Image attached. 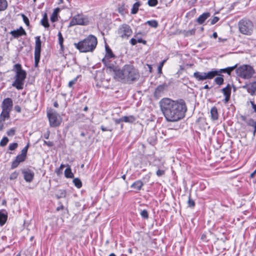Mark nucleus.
Here are the masks:
<instances>
[{"label":"nucleus","instance_id":"nucleus-2","mask_svg":"<svg viewBox=\"0 0 256 256\" xmlns=\"http://www.w3.org/2000/svg\"><path fill=\"white\" fill-rule=\"evenodd\" d=\"M114 78L122 82L130 84L139 78L140 74L134 66L126 64L122 69L118 68Z\"/></svg>","mask_w":256,"mask_h":256},{"label":"nucleus","instance_id":"nucleus-44","mask_svg":"<svg viewBox=\"0 0 256 256\" xmlns=\"http://www.w3.org/2000/svg\"><path fill=\"white\" fill-rule=\"evenodd\" d=\"M78 76L69 82L68 86L70 88L72 87V86L76 83V82L78 80Z\"/></svg>","mask_w":256,"mask_h":256},{"label":"nucleus","instance_id":"nucleus-28","mask_svg":"<svg viewBox=\"0 0 256 256\" xmlns=\"http://www.w3.org/2000/svg\"><path fill=\"white\" fill-rule=\"evenodd\" d=\"M246 124L248 126H252L254 128V130L253 132L254 136H255V134L256 132V120H254L252 118H250L246 122Z\"/></svg>","mask_w":256,"mask_h":256},{"label":"nucleus","instance_id":"nucleus-40","mask_svg":"<svg viewBox=\"0 0 256 256\" xmlns=\"http://www.w3.org/2000/svg\"><path fill=\"white\" fill-rule=\"evenodd\" d=\"M140 216L144 218H148V211L146 210H144L140 212Z\"/></svg>","mask_w":256,"mask_h":256},{"label":"nucleus","instance_id":"nucleus-56","mask_svg":"<svg viewBox=\"0 0 256 256\" xmlns=\"http://www.w3.org/2000/svg\"><path fill=\"white\" fill-rule=\"evenodd\" d=\"M123 120V118H122V117L120 118L116 119L114 120V122H115L116 124H118L120 123L121 122H124V120Z\"/></svg>","mask_w":256,"mask_h":256},{"label":"nucleus","instance_id":"nucleus-52","mask_svg":"<svg viewBox=\"0 0 256 256\" xmlns=\"http://www.w3.org/2000/svg\"><path fill=\"white\" fill-rule=\"evenodd\" d=\"M65 166L64 164H62L60 168L56 170V172L58 174H60L62 172V169L64 168Z\"/></svg>","mask_w":256,"mask_h":256},{"label":"nucleus","instance_id":"nucleus-50","mask_svg":"<svg viewBox=\"0 0 256 256\" xmlns=\"http://www.w3.org/2000/svg\"><path fill=\"white\" fill-rule=\"evenodd\" d=\"M15 134V130L12 128L7 132V134L8 136H13Z\"/></svg>","mask_w":256,"mask_h":256},{"label":"nucleus","instance_id":"nucleus-18","mask_svg":"<svg viewBox=\"0 0 256 256\" xmlns=\"http://www.w3.org/2000/svg\"><path fill=\"white\" fill-rule=\"evenodd\" d=\"M166 88V86L164 84L158 86L155 90L154 96L156 98H159L161 97L164 92Z\"/></svg>","mask_w":256,"mask_h":256},{"label":"nucleus","instance_id":"nucleus-33","mask_svg":"<svg viewBox=\"0 0 256 256\" xmlns=\"http://www.w3.org/2000/svg\"><path fill=\"white\" fill-rule=\"evenodd\" d=\"M146 24L154 28H156L158 26V22L156 20H148Z\"/></svg>","mask_w":256,"mask_h":256},{"label":"nucleus","instance_id":"nucleus-46","mask_svg":"<svg viewBox=\"0 0 256 256\" xmlns=\"http://www.w3.org/2000/svg\"><path fill=\"white\" fill-rule=\"evenodd\" d=\"M20 164V162L17 161L16 160H14L12 164V166H11V168H16L18 164Z\"/></svg>","mask_w":256,"mask_h":256},{"label":"nucleus","instance_id":"nucleus-62","mask_svg":"<svg viewBox=\"0 0 256 256\" xmlns=\"http://www.w3.org/2000/svg\"><path fill=\"white\" fill-rule=\"evenodd\" d=\"M4 126V123L2 120L0 119V130H2Z\"/></svg>","mask_w":256,"mask_h":256},{"label":"nucleus","instance_id":"nucleus-60","mask_svg":"<svg viewBox=\"0 0 256 256\" xmlns=\"http://www.w3.org/2000/svg\"><path fill=\"white\" fill-rule=\"evenodd\" d=\"M14 108H15V110L18 112H20V111H21V108H20V106H16Z\"/></svg>","mask_w":256,"mask_h":256},{"label":"nucleus","instance_id":"nucleus-17","mask_svg":"<svg viewBox=\"0 0 256 256\" xmlns=\"http://www.w3.org/2000/svg\"><path fill=\"white\" fill-rule=\"evenodd\" d=\"M10 34L14 38H18L22 36L26 35V31L22 26L16 30H12Z\"/></svg>","mask_w":256,"mask_h":256},{"label":"nucleus","instance_id":"nucleus-25","mask_svg":"<svg viewBox=\"0 0 256 256\" xmlns=\"http://www.w3.org/2000/svg\"><path fill=\"white\" fill-rule=\"evenodd\" d=\"M143 185L144 184L141 180H137L132 185L131 187L138 190L141 189Z\"/></svg>","mask_w":256,"mask_h":256},{"label":"nucleus","instance_id":"nucleus-21","mask_svg":"<svg viewBox=\"0 0 256 256\" xmlns=\"http://www.w3.org/2000/svg\"><path fill=\"white\" fill-rule=\"evenodd\" d=\"M236 66H237V65L236 64L235 66H232L228 67L225 68L220 69L219 70H217V72H218V75H220V73H221V72H226L230 75V74L231 72L236 68Z\"/></svg>","mask_w":256,"mask_h":256},{"label":"nucleus","instance_id":"nucleus-41","mask_svg":"<svg viewBox=\"0 0 256 256\" xmlns=\"http://www.w3.org/2000/svg\"><path fill=\"white\" fill-rule=\"evenodd\" d=\"M158 0H148V4L150 6H154L158 4Z\"/></svg>","mask_w":256,"mask_h":256},{"label":"nucleus","instance_id":"nucleus-32","mask_svg":"<svg viewBox=\"0 0 256 256\" xmlns=\"http://www.w3.org/2000/svg\"><path fill=\"white\" fill-rule=\"evenodd\" d=\"M220 76L216 77L214 79V82L218 85L220 86L224 83L223 76L220 74Z\"/></svg>","mask_w":256,"mask_h":256},{"label":"nucleus","instance_id":"nucleus-55","mask_svg":"<svg viewBox=\"0 0 256 256\" xmlns=\"http://www.w3.org/2000/svg\"><path fill=\"white\" fill-rule=\"evenodd\" d=\"M130 44L134 46V45H136L137 43V41H136V40L134 38H132L130 40Z\"/></svg>","mask_w":256,"mask_h":256},{"label":"nucleus","instance_id":"nucleus-7","mask_svg":"<svg viewBox=\"0 0 256 256\" xmlns=\"http://www.w3.org/2000/svg\"><path fill=\"white\" fill-rule=\"evenodd\" d=\"M90 23V19L88 16L82 14H78L73 16L70 22L68 27H72L76 25L86 26Z\"/></svg>","mask_w":256,"mask_h":256},{"label":"nucleus","instance_id":"nucleus-11","mask_svg":"<svg viewBox=\"0 0 256 256\" xmlns=\"http://www.w3.org/2000/svg\"><path fill=\"white\" fill-rule=\"evenodd\" d=\"M132 30L130 27L126 24L121 25L118 30V33L120 36L122 38H128L132 34Z\"/></svg>","mask_w":256,"mask_h":256},{"label":"nucleus","instance_id":"nucleus-53","mask_svg":"<svg viewBox=\"0 0 256 256\" xmlns=\"http://www.w3.org/2000/svg\"><path fill=\"white\" fill-rule=\"evenodd\" d=\"M137 42L138 43H142L144 44H146V42L145 40H143L142 38H138L136 40Z\"/></svg>","mask_w":256,"mask_h":256},{"label":"nucleus","instance_id":"nucleus-6","mask_svg":"<svg viewBox=\"0 0 256 256\" xmlns=\"http://www.w3.org/2000/svg\"><path fill=\"white\" fill-rule=\"evenodd\" d=\"M254 73V69L250 65L244 64L236 69L237 76L244 79L250 78Z\"/></svg>","mask_w":256,"mask_h":256},{"label":"nucleus","instance_id":"nucleus-54","mask_svg":"<svg viewBox=\"0 0 256 256\" xmlns=\"http://www.w3.org/2000/svg\"><path fill=\"white\" fill-rule=\"evenodd\" d=\"M44 144H45L48 146H52L54 145L53 142H50V141H48V142L44 141Z\"/></svg>","mask_w":256,"mask_h":256},{"label":"nucleus","instance_id":"nucleus-59","mask_svg":"<svg viewBox=\"0 0 256 256\" xmlns=\"http://www.w3.org/2000/svg\"><path fill=\"white\" fill-rule=\"evenodd\" d=\"M101 130L103 131V132H104V131H107V130H110V131H111L110 130H109L108 128H106L104 127V126H102L101 127Z\"/></svg>","mask_w":256,"mask_h":256},{"label":"nucleus","instance_id":"nucleus-14","mask_svg":"<svg viewBox=\"0 0 256 256\" xmlns=\"http://www.w3.org/2000/svg\"><path fill=\"white\" fill-rule=\"evenodd\" d=\"M22 173L24 174V179L26 182H32L34 177V172L32 170H22Z\"/></svg>","mask_w":256,"mask_h":256},{"label":"nucleus","instance_id":"nucleus-24","mask_svg":"<svg viewBox=\"0 0 256 256\" xmlns=\"http://www.w3.org/2000/svg\"><path fill=\"white\" fill-rule=\"evenodd\" d=\"M10 111L3 110H2L0 114V118L2 119V122H4L6 119H8L10 118Z\"/></svg>","mask_w":256,"mask_h":256},{"label":"nucleus","instance_id":"nucleus-27","mask_svg":"<svg viewBox=\"0 0 256 256\" xmlns=\"http://www.w3.org/2000/svg\"><path fill=\"white\" fill-rule=\"evenodd\" d=\"M124 122L128 123H132L136 120V118L133 116H122Z\"/></svg>","mask_w":256,"mask_h":256},{"label":"nucleus","instance_id":"nucleus-4","mask_svg":"<svg viewBox=\"0 0 256 256\" xmlns=\"http://www.w3.org/2000/svg\"><path fill=\"white\" fill-rule=\"evenodd\" d=\"M14 70L16 72L14 80L12 86L18 90H22L24 88V80L26 78V72L22 70L20 64H17L14 66Z\"/></svg>","mask_w":256,"mask_h":256},{"label":"nucleus","instance_id":"nucleus-58","mask_svg":"<svg viewBox=\"0 0 256 256\" xmlns=\"http://www.w3.org/2000/svg\"><path fill=\"white\" fill-rule=\"evenodd\" d=\"M50 136V132H47L44 134V137L46 139H48Z\"/></svg>","mask_w":256,"mask_h":256},{"label":"nucleus","instance_id":"nucleus-5","mask_svg":"<svg viewBox=\"0 0 256 256\" xmlns=\"http://www.w3.org/2000/svg\"><path fill=\"white\" fill-rule=\"evenodd\" d=\"M238 29L240 33L243 34L250 36L254 30V24L248 19L243 18L238 23Z\"/></svg>","mask_w":256,"mask_h":256},{"label":"nucleus","instance_id":"nucleus-49","mask_svg":"<svg viewBox=\"0 0 256 256\" xmlns=\"http://www.w3.org/2000/svg\"><path fill=\"white\" fill-rule=\"evenodd\" d=\"M188 204L189 206L193 207L194 206L195 203L194 202L189 196V198L188 200Z\"/></svg>","mask_w":256,"mask_h":256},{"label":"nucleus","instance_id":"nucleus-64","mask_svg":"<svg viewBox=\"0 0 256 256\" xmlns=\"http://www.w3.org/2000/svg\"><path fill=\"white\" fill-rule=\"evenodd\" d=\"M256 174V169L253 172H252L250 174V178H253L254 176Z\"/></svg>","mask_w":256,"mask_h":256},{"label":"nucleus","instance_id":"nucleus-10","mask_svg":"<svg viewBox=\"0 0 256 256\" xmlns=\"http://www.w3.org/2000/svg\"><path fill=\"white\" fill-rule=\"evenodd\" d=\"M35 39L34 66L37 67L40 60L42 42L40 36H36Z\"/></svg>","mask_w":256,"mask_h":256},{"label":"nucleus","instance_id":"nucleus-48","mask_svg":"<svg viewBox=\"0 0 256 256\" xmlns=\"http://www.w3.org/2000/svg\"><path fill=\"white\" fill-rule=\"evenodd\" d=\"M195 33V30L192 29L189 30H188L186 32V36H189L190 35H193Z\"/></svg>","mask_w":256,"mask_h":256},{"label":"nucleus","instance_id":"nucleus-51","mask_svg":"<svg viewBox=\"0 0 256 256\" xmlns=\"http://www.w3.org/2000/svg\"><path fill=\"white\" fill-rule=\"evenodd\" d=\"M28 144L26 146H25L22 150L21 154H23L24 156H26V153L28 152Z\"/></svg>","mask_w":256,"mask_h":256},{"label":"nucleus","instance_id":"nucleus-36","mask_svg":"<svg viewBox=\"0 0 256 256\" xmlns=\"http://www.w3.org/2000/svg\"><path fill=\"white\" fill-rule=\"evenodd\" d=\"M26 156L23 154H18L16 156V160H17L20 163L24 162L26 159Z\"/></svg>","mask_w":256,"mask_h":256},{"label":"nucleus","instance_id":"nucleus-3","mask_svg":"<svg viewBox=\"0 0 256 256\" xmlns=\"http://www.w3.org/2000/svg\"><path fill=\"white\" fill-rule=\"evenodd\" d=\"M97 44L96 38L90 34L78 43H74V46L80 52H92L96 48Z\"/></svg>","mask_w":256,"mask_h":256},{"label":"nucleus","instance_id":"nucleus-57","mask_svg":"<svg viewBox=\"0 0 256 256\" xmlns=\"http://www.w3.org/2000/svg\"><path fill=\"white\" fill-rule=\"evenodd\" d=\"M250 104L254 111L256 112V104L254 103V102L252 101L250 102Z\"/></svg>","mask_w":256,"mask_h":256},{"label":"nucleus","instance_id":"nucleus-31","mask_svg":"<svg viewBox=\"0 0 256 256\" xmlns=\"http://www.w3.org/2000/svg\"><path fill=\"white\" fill-rule=\"evenodd\" d=\"M8 7V2L6 0H0V11L5 10Z\"/></svg>","mask_w":256,"mask_h":256},{"label":"nucleus","instance_id":"nucleus-42","mask_svg":"<svg viewBox=\"0 0 256 256\" xmlns=\"http://www.w3.org/2000/svg\"><path fill=\"white\" fill-rule=\"evenodd\" d=\"M18 176V172H14L10 174V178L11 180H15L17 178Z\"/></svg>","mask_w":256,"mask_h":256},{"label":"nucleus","instance_id":"nucleus-61","mask_svg":"<svg viewBox=\"0 0 256 256\" xmlns=\"http://www.w3.org/2000/svg\"><path fill=\"white\" fill-rule=\"evenodd\" d=\"M201 239L203 240H204V241H206L207 240H206V236L205 234H202V236H201Z\"/></svg>","mask_w":256,"mask_h":256},{"label":"nucleus","instance_id":"nucleus-39","mask_svg":"<svg viewBox=\"0 0 256 256\" xmlns=\"http://www.w3.org/2000/svg\"><path fill=\"white\" fill-rule=\"evenodd\" d=\"M18 144L16 142L10 144L8 146V149L10 150H14L17 148Z\"/></svg>","mask_w":256,"mask_h":256},{"label":"nucleus","instance_id":"nucleus-8","mask_svg":"<svg viewBox=\"0 0 256 256\" xmlns=\"http://www.w3.org/2000/svg\"><path fill=\"white\" fill-rule=\"evenodd\" d=\"M217 75H218L217 70H212L207 72H196L194 73V77L198 81L211 80Z\"/></svg>","mask_w":256,"mask_h":256},{"label":"nucleus","instance_id":"nucleus-34","mask_svg":"<svg viewBox=\"0 0 256 256\" xmlns=\"http://www.w3.org/2000/svg\"><path fill=\"white\" fill-rule=\"evenodd\" d=\"M73 182L74 184V186L80 188L82 187V182L80 181V180L78 178H74V180H73Z\"/></svg>","mask_w":256,"mask_h":256},{"label":"nucleus","instance_id":"nucleus-63","mask_svg":"<svg viewBox=\"0 0 256 256\" xmlns=\"http://www.w3.org/2000/svg\"><path fill=\"white\" fill-rule=\"evenodd\" d=\"M240 118H241V120H242L246 122L248 121L247 120H246V117L245 116H240Z\"/></svg>","mask_w":256,"mask_h":256},{"label":"nucleus","instance_id":"nucleus-13","mask_svg":"<svg viewBox=\"0 0 256 256\" xmlns=\"http://www.w3.org/2000/svg\"><path fill=\"white\" fill-rule=\"evenodd\" d=\"M242 88L246 89L250 95L254 96L256 92V82H250L242 86Z\"/></svg>","mask_w":256,"mask_h":256},{"label":"nucleus","instance_id":"nucleus-12","mask_svg":"<svg viewBox=\"0 0 256 256\" xmlns=\"http://www.w3.org/2000/svg\"><path fill=\"white\" fill-rule=\"evenodd\" d=\"M108 62H106L104 60V58L102 60V62L105 65V66L107 68L106 71L109 73H114L115 75L116 74V71L118 70V68L116 66L115 61H112L111 58H108L106 60Z\"/></svg>","mask_w":256,"mask_h":256},{"label":"nucleus","instance_id":"nucleus-22","mask_svg":"<svg viewBox=\"0 0 256 256\" xmlns=\"http://www.w3.org/2000/svg\"><path fill=\"white\" fill-rule=\"evenodd\" d=\"M158 170L156 172V174L158 176H161L164 174L166 168H164V164L162 163L161 165L158 166Z\"/></svg>","mask_w":256,"mask_h":256},{"label":"nucleus","instance_id":"nucleus-23","mask_svg":"<svg viewBox=\"0 0 256 256\" xmlns=\"http://www.w3.org/2000/svg\"><path fill=\"white\" fill-rule=\"evenodd\" d=\"M211 118L213 120H216L218 118V110L216 107L214 106L210 110Z\"/></svg>","mask_w":256,"mask_h":256},{"label":"nucleus","instance_id":"nucleus-15","mask_svg":"<svg viewBox=\"0 0 256 256\" xmlns=\"http://www.w3.org/2000/svg\"><path fill=\"white\" fill-rule=\"evenodd\" d=\"M13 106L12 100L10 98L4 99L2 102V109L11 111Z\"/></svg>","mask_w":256,"mask_h":256},{"label":"nucleus","instance_id":"nucleus-45","mask_svg":"<svg viewBox=\"0 0 256 256\" xmlns=\"http://www.w3.org/2000/svg\"><path fill=\"white\" fill-rule=\"evenodd\" d=\"M220 18L218 16H214L210 20V24L212 25H213L216 23L218 20Z\"/></svg>","mask_w":256,"mask_h":256},{"label":"nucleus","instance_id":"nucleus-16","mask_svg":"<svg viewBox=\"0 0 256 256\" xmlns=\"http://www.w3.org/2000/svg\"><path fill=\"white\" fill-rule=\"evenodd\" d=\"M222 92L224 94V95L225 96V98L224 100V102L225 104L228 103L229 101L230 94H231V87L229 84L227 85V86L222 90Z\"/></svg>","mask_w":256,"mask_h":256},{"label":"nucleus","instance_id":"nucleus-1","mask_svg":"<svg viewBox=\"0 0 256 256\" xmlns=\"http://www.w3.org/2000/svg\"><path fill=\"white\" fill-rule=\"evenodd\" d=\"M161 111L166 120L176 122L185 116L187 108L185 102L182 100H174L170 98H163L160 102Z\"/></svg>","mask_w":256,"mask_h":256},{"label":"nucleus","instance_id":"nucleus-29","mask_svg":"<svg viewBox=\"0 0 256 256\" xmlns=\"http://www.w3.org/2000/svg\"><path fill=\"white\" fill-rule=\"evenodd\" d=\"M64 176L66 178H73L74 175L72 172V170L70 166H68L64 170Z\"/></svg>","mask_w":256,"mask_h":256},{"label":"nucleus","instance_id":"nucleus-26","mask_svg":"<svg viewBox=\"0 0 256 256\" xmlns=\"http://www.w3.org/2000/svg\"><path fill=\"white\" fill-rule=\"evenodd\" d=\"M7 220V214L4 212H0V224L4 225Z\"/></svg>","mask_w":256,"mask_h":256},{"label":"nucleus","instance_id":"nucleus-9","mask_svg":"<svg viewBox=\"0 0 256 256\" xmlns=\"http://www.w3.org/2000/svg\"><path fill=\"white\" fill-rule=\"evenodd\" d=\"M47 116L51 127H56L60 125L62 122V118L57 112H48Z\"/></svg>","mask_w":256,"mask_h":256},{"label":"nucleus","instance_id":"nucleus-35","mask_svg":"<svg viewBox=\"0 0 256 256\" xmlns=\"http://www.w3.org/2000/svg\"><path fill=\"white\" fill-rule=\"evenodd\" d=\"M139 6H140V4L138 2H137L134 3L132 6L131 13L132 14H136L138 11Z\"/></svg>","mask_w":256,"mask_h":256},{"label":"nucleus","instance_id":"nucleus-47","mask_svg":"<svg viewBox=\"0 0 256 256\" xmlns=\"http://www.w3.org/2000/svg\"><path fill=\"white\" fill-rule=\"evenodd\" d=\"M166 62V60H163L160 64L158 67V72L160 74L162 73V68L164 64L165 63V62Z\"/></svg>","mask_w":256,"mask_h":256},{"label":"nucleus","instance_id":"nucleus-30","mask_svg":"<svg viewBox=\"0 0 256 256\" xmlns=\"http://www.w3.org/2000/svg\"><path fill=\"white\" fill-rule=\"evenodd\" d=\"M41 24L45 28L49 27L50 25L48 22V19L46 14H44V15L43 18L41 20Z\"/></svg>","mask_w":256,"mask_h":256},{"label":"nucleus","instance_id":"nucleus-20","mask_svg":"<svg viewBox=\"0 0 256 256\" xmlns=\"http://www.w3.org/2000/svg\"><path fill=\"white\" fill-rule=\"evenodd\" d=\"M210 16L209 12L203 13L201 14L196 20V22L198 24H202Z\"/></svg>","mask_w":256,"mask_h":256},{"label":"nucleus","instance_id":"nucleus-38","mask_svg":"<svg viewBox=\"0 0 256 256\" xmlns=\"http://www.w3.org/2000/svg\"><path fill=\"white\" fill-rule=\"evenodd\" d=\"M58 42L59 44L61 46V48L62 47L63 42H64V38H62V34L60 32H59L58 33Z\"/></svg>","mask_w":256,"mask_h":256},{"label":"nucleus","instance_id":"nucleus-19","mask_svg":"<svg viewBox=\"0 0 256 256\" xmlns=\"http://www.w3.org/2000/svg\"><path fill=\"white\" fill-rule=\"evenodd\" d=\"M106 54L104 58V60L106 62H108L106 61L108 58H116L115 56L112 53V50L108 46H106Z\"/></svg>","mask_w":256,"mask_h":256},{"label":"nucleus","instance_id":"nucleus-43","mask_svg":"<svg viewBox=\"0 0 256 256\" xmlns=\"http://www.w3.org/2000/svg\"><path fill=\"white\" fill-rule=\"evenodd\" d=\"M22 18L24 22L27 26H29L30 22L28 18L24 14H22Z\"/></svg>","mask_w":256,"mask_h":256},{"label":"nucleus","instance_id":"nucleus-37","mask_svg":"<svg viewBox=\"0 0 256 256\" xmlns=\"http://www.w3.org/2000/svg\"><path fill=\"white\" fill-rule=\"evenodd\" d=\"M8 142V139L6 137H4L2 138L0 142V146H5Z\"/></svg>","mask_w":256,"mask_h":256}]
</instances>
